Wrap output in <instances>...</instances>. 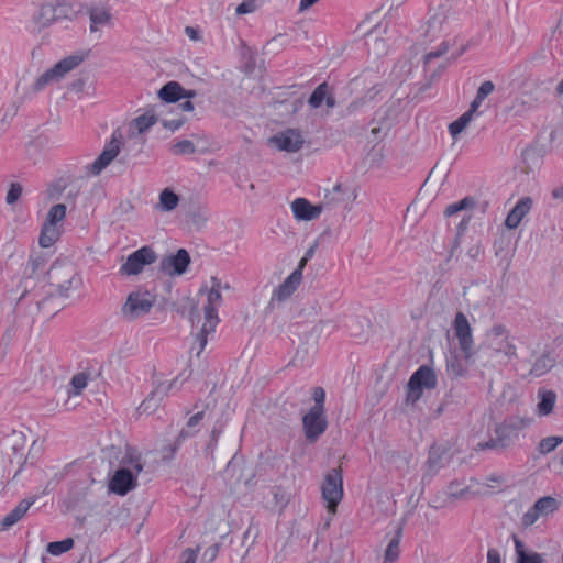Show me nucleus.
Wrapping results in <instances>:
<instances>
[{"label":"nucleus","mask_w":563,"mask_h":563,"mask_svg":"<svg viewBox=\"0 0 563 563\" xmlns=\"http://www.w3.org/2000/svg\"><path fill=\"white\" fill-rule=\"evenodd\" d=\"M517 355V349L510 331L503 324H494L486 333V341L481 349V357L492 365L507 364Z\"/></svg>","instance_id":"1"},{"label":"nucleus","mask_w":563,"mask_h":563,"mask_svg":"<svg viewBox=\"0 0 563 563\" xmlns=\"http://www.w3.org/2000/svg\"><path fill=\"white\" fill-rule=\"evenodd\" d=\"M143 470V465L140 462L137 455H134L130 450L126 451L125 455L121 459L120 467L113 473L109 482V490L124 496L130 490L136 487L135 473H140Z\"/></svg>","instance_id":"2"},{"label":"nucleus","mask_w":563,"mask_h":563,"mask_svg":"<svg viewBox=\"0 0 563 563\" xmlns=\"http://www.w3.org/2000/svg\"><path fill=\"white\" fill-rule=\"evenodd\" d=\"M86 56L87 54L77 53L63 58L36 79L32 87L33 91H41L46 86L60 81L69 71L78 67Z\"/></svg>","instance_id":"3"},{"label":"nucleus","mask_w":563,"mask_h":563,"mask_svg":"<svg viewBox=\"0 0 563 563\" xmlns=\"http://www.w3.org/2000/svg\"><path fill=\"white\" fill-rule=\"evenodd\" d=\"M66 205L56 203L47 212L42 227L38 243L42 247L52 246L62 234V222L66 217Z\"/></svg>","instance_id":"4"},{"label":"nucleus","mask_w":563,"mask_h":563,"mask_svg":"<svg viewBox=\"0 0 563 563\" xmlns=\"http://www.w3.org/2000/svg\"><path fill=\"white\" fill-rule=\"evenodd\" d=\"M154 306V299L147 291H132L120 309L123 320L133 322L146 316Z\"/></svg>","instance_id":"5"},{"label":"nucleus","mask_w":563,"mask_h":563,"mask_svg":"<svg viewBox=\"0 0 563 563\" xmlns=\"http://www.w3.org/2000/svg\"><path fill=\"white\" fill-rule=\"evenodd\" d=\"M437 386V375L434 371L427 366H420L408 382L407 402L415 404L420 399L424 389L430 390Z\"/></svg>","instance_id":"6"},{"label":"nucleus","mask_w":563,"mask_h":563,"mask_svg":"<svg viewBox=\"0 0 563 563\" xmlns=\"http://www.w3.org/2000/svg\"><path fill=\"white\" fill-rule=\"evenodd\" d=\"M30 443L34 445L36 443V440L33 438L31 430L27 428L13 430V432L9 437V444L11 451L9 462L10 464L18 465V470L14 473V476L18 475V473L21 471L23 464L26 461L25 451Z\"/></svg>","instance_id":"7"},{"label":"nucleus","mask_w":563,"mask_h":563,"mask_svg":"<svg viewBox=\"0 0 563 563\" xmlns=\"http://www.w3.org/2000/svg\"><path fill=\"white\" fill-rule=\"evenodd\" d=\"M322 497L327 503V509L330 514L336 512L338 504L343 497L342 471L340 467L332 468L322 484Z\"/></svg>","instance_id":"8"},{"label":"nucleus","mask_w":563,"mask_h":563,"mask_svg":"<svg viewBox=\"0 0 563 563\" xmlns=\"http://www.w3.org/2000/svg\"><path fill=\"white\" fill-rule=\"evenodd\" d=\"M74 12L73 5L66 0H54L41 5L36 21L42 27L68 18Z\"/></svg>","instance_id":"9"},{"label":"nucleus","mask_w":563,"mask_h":563,"mask_svg":"<svg viewBox=\"0 0 563 563\" xmlns=\"http://www.w3.org/2000/svg\"><path fill=\"white\" fill-rule=\"evenodd\" d=\"M156 258V253L151 246H143L128 256L125 263L120 267V274L123 276L137 275L144 266L154 263Z\"/></svg>","instance_id":"10"},{"label":"nucleus","mask_w":563,"mask_h":563,"mask_svg":"<svg viewBox=\"0 0 563 563\" xmlns=\"http://www.w3.org/2000/svg\"><path fill=\"white\" fill-rule=\"evenodd\" d=\"M453 329L459 340L460 349L464 357L468 361L474 354V341L472 336V329L466 316L463 312H457L453 322Z\"/></svg>","instance_id":"11"},{"label":"nucleus","mask_w":563,"mask_h":563,"mask_svg":"<svg viewBox=\"0 0 563 563\" xmlns=\"http://www.w3.org/2000/svg\"><path fill=\"white\" fill-rule=\"evenodd\" d=\"M121 134L114 132L111 136L110 142L104 146L101 154L96 158V161L92 164H90L87 167L88 172L95 176H98L119 155L121 151Z\"/></svg>","instance_id":"12"},{"label":"nucleus","mask_w":563,"mask_h":563,"mask_svg":"<svg viewBox=\"0 0 563 563\" xmlns=\"http://www.w3.org/2000/svg\"><path fill=\"white\" fill-rule=\"evenodd\" d=\"M450 9L439 5L434 9L427 22L426 35L431 40H435L445 34L450 29L449 23Z\"/></svg>","instance_id":"13"},{"label":"nucleus","mask_w":563,"mask_h":563,"mask_svg":"<svg viewBox=\"0 0 563 563\" xmlns=\"http://www.w3.org/2000/svg\"><path fill=\"white\" fill-rule=\"evenodd\" d=\"M268 142L279 151L295 153L302 147L305 140L299 131L295 129H287L272 136Z\"/></svg>","instance_id":"14"},{"label":"nucleus","mask_w":563,"mask_h":563,"mask_svg":"<svg viewBox=\"0 0 563 563\" xmlns=\"http://www.w3.org/2000/svg\"><path fill=\"white\" fill-rule=\"evenodd\" d=\"M302 424L306 439L309 442H314L327 429L328 422L324 412L317 410H309L302 417Z\"/></svg>","instance_id":"15"},{"label":"nucleus","mask_w":563,"mask_h":563,"mask_svg":"<svg viewBox=\"0 0 563 563\" xmlns=\"http://www.w3.org/2000/svg\"><path fill=\"white\" fill-rule=\"evenodd\" d=\"M515 438H517V435L501 422L495 426L494 435L490 437L488 441L478 443L477 446L481 450L490 449L503 451L512 444Z\"/></svg>","instance_id":"16"},{"label":"nucleus","mask_w":563,"mask_h":563,"mask_svg":"<svg viewBox=\"0 0 563 563\" xmlns=\"http://www.w3.org/2000/svg\"><path fill=\"white\" fill-rule=\"evenodd\" d=\"M190 263V256L184 249L177 251L175 255L164 257L159 263V271L168 276L181 275L186 272Z\"/></svg>","instance_id":"17"},{"label":"nucleus","mask_w":563,"mask_h":563,"mask_svg":"<svg viewBox=\"0 0 563 563\" xmlns=\"http://www.w3.org/2000/svg\"><path fill=\"white\" fill-rule=\"evenodd\" d=\"M178 378L173 379L169 383H158L150 396L141 404L139 410L143 413H153L161 405L164 397L168 391L176 385Z\"/></svg>","instance_id":"18"},{"label":"nucleus","mask_w":563,"mask_h":563,"mask_svg":"<svg viewBox=\"0 0 563 563\" xmlns=\"http://www.w3.org/2000/svg\"><path fill=\"white\" fill-rule=\"evenodd\" d=\"M398 117V110L395 103L387 106L385 109H382L377 112L376 117L373 120L374 125L372 128V134L377 136L379 133H386L393 125L394 121Z\"/></svg>","instance_id":"19"},{"label":"nucleus","mask_w":563,"mask_h":563,"mask_svg":"<svg viewBox=\"0 0 563 563\" xmlns=\"http://www.w3.org/2000/svg\"><path fill=\"white\" fill-rule=\"evenodd\" d=\"M302 279V273L299 269H295L284 282L274 290L271 305L275 300L284 301L288 299L298 288Z\"/></svg>","instance_id":"20"},{"label":"nucleus","mask_w":563,"mask_h":563,"mask_svg":"<svg viewBox=\"0 0 563 563\" xmlns=\"http://www.w3.org/2000/svg\"><path fill=\"white\" fill-rule=\"evenodd\" d=\"M346 196V188L341 184L334 185L331 189H324L322 199L318 203L320 212L330 211L344 202Z\"/></svg>","instance_id":"21"},{"label":"nucleus","mask_w":563,"mask_h":563,"mask_svg":"<svg viewBox=\"0 0 563 563\" xmlns=\"http://www.w3.org/2000/svg\"><path fill=\"white\" fill-rule=\"evenodd\" d=\"M290 208L298 221H311L321 214L318 205H311L306 198H296L290 203Z\"/></svg>","instance_id":"22"},{"label":"nucleus","mask_w":563,"mask_h":563,"mask_svg":"<svg viewBox=\"0 0 563 563\" xmlns=\"http://www.w3.org/2000/svg\"><path fill=\"white\" fill-rule=\"evenodd\" d=\"M531 206V198L525 197L520 199L506 217L505 225L511 230L516 229L520 224L523 217L530 211Z\"/></svg>","instance_id":"23"},{"label":"nucleus","mask_w":563,"mask_h":563,"mask_svg":"<svg viewBox=\"0 0 563 563\" xmlns=\"http://www.w3.org/2000/svg\"><path fill=\"white\" fill-rule=\"evenodd\" d=\"M51 278L58 280L59 277H65L64 282L58 283L57 291L58 296L66 299L68 298V291L73 285V278L75 276L70 268H64L62 266H53L49 271Z\"/></svg>","instance_id":"24"},{"label":"nucleus","mask_w":563,"mask_h":563,"mask_svg":"<svg viewBox=\"0 0 563 563\" xmlns=\"http://www.w3.org/2000/svg\"><path fill=\"white\" fill-rule=\"evenodd\" d=\"M32 504L33 500H21L13 510L0 520V531H7L18 523L25 516Z\"/></svg>","instance_id":"25"},{"label":"nucleus","mask_w":563,"mask_h":563,"mask_svg":"<svg viewBox=\"0 0 563 563\" xmlns=\"http://www.w3.org/2000/svg\"><path fill=\"white\" fill-rule=\"evenodd\" d=\"M90 20V32L96 33L101 26L109 25L111 23L112 15L110 10L106 7H91L88 10Z\"/></svg>","instance_id":"26"},{"label":"nucleus","mask_w":563,"mask_h":563,"mask_svg":"<svg viewBox=\"0 0 563 563\" xmlns=\"http://www.w3.org/2000/svg\"><path fill=\"white\" fill-rule=\"evenodd\" d=\"M537 398V413L541 417L549 416L555 406L556 394L553 390L540 388Z\"/></svg>","instance_id":"27"},{"label":"nucleus","mask_w":563,"mask_h":563,"mask_svg":"<svg viewBox=\"0 0 563 563\" xmlns=\"http://www.w3.org/2000/svg\"><path fill=\"white\" fill-rule=\"evenodd\" d=\"M179 201V196L173 189L164 188L159 194L155 209L161 212H172L178 207Z\"/></svg>","instance_id":"28"},{"label":"nucleus","mask_w":563,"mask_h":563,"mask_svg":"<svg viewBox=\"0 0 563 563\" xmlns=\"http://www.w3.org/2000/svg\"><path fill=\"white\" fill-rule=\"evenodd\" d=\"M515 551L517 555V563H543L541 554L525 549L523 542L514 536Z\"/></svg>","instance_id":"29"},{"label":"nucleus","mask_w":563,"mask_h":563,"mask_svg":"<svg viewBox=\"0 0 563 563\" xmlns=\"http://www.w3.org/2000/svg\"><path fill=\"white\" fill-rule=\"evenodd\" d=\"M187 224L196 230H201L208 222L209 217L206 208L203 207H195L191 208L187 213Z\"/></svg>","instance_id":"30"},{"label":"nucleus","mask_w":563,"mask_h":563,"mask_svg":"<svg viewBox=\"0 0 563 563\" xmlns=\"http://www.w3.org/2000/svg\"><path fill=\"white\" fill-rule=\"evenodd\" d=\"M183 87L177 81H169L157 92L158 97L166 102H176L181 99Z\"/></svg>","instance_id":"31"},{"label":"nucleus","mask_w":563,"mask_h":563,"mask_svg":"<svg viewBox=\"0 0 563 563\" xmlns=\"http://www.w3.org/2000/svg\"><path fill=\"white\" fill-rule=\"evenodd\" d=\"M475 205L476 202L472 197H465L462 200L448 206L444 211V214L448 218H452L453 216H456L459 212L473 209Z\"/></svg>","instance_id":"32"},{"label":"nucleus","mask_w":563,"mask_h":563,"mask_svg":"<svg viewBox=\"0 0 563 563\" xmlns=\"http://www.w3.org/2000/svg\"><path fill=\"white\" fill-rule=\"evenodd\" d=\"M553 365L554 361L549 355L543 354L536 360L534 364L532 365L529 372V375L540 377L543 374H545L550 368H552Z\"/></svg>","instance_id":"33"},{"label":"nucleus","mask_w":563,"mask_h":563,"mask_svg":"<svg viewBox=\"0 0 563 563\" xmlns=\"http://www.w3.org/2000/svg\"><path fill=\"white\" fill-rule=\"evenodd\" d=\"M533 507L539 512V515L542 517V516H548V515L554 512L559 507V503L555 498L545 496V497L538 499L534 503Z\"/></svg>","instance_id":"34"},{"label":"nucleus","mask_w":563,"mask_h":563,"mask_svg":"<svg viewBox=\"0 0 563 563\" xmlns=\"http://www.w3.org/2000/svg\"><path fill=\"white\" fill-rule=\"evenodd\" d=\"M221 280L217 277L211 278V288L207 295V305L213 308H217L221 305L222 296H221Z\"/></svg>","instance_id":"35"},{"label":"nucleus","mask_w":563,"mask_h":563,"mask_svg":"<svg viewBox=\"0 0 563 563\" xmlns=\"http://www.w3.org/2000/svg\"><path fill=\"white\" fill-rule=\"evenodd\" d=\"M531 418L520 416H511L503 421V423L506 424L507 428L510 431H512L516 435H518L519 431L528 428L531 424Z\"/></svg>","instance_id":"36"},{"label":"nucleus","mask_w":563,"mask_h":563,"mask_svg":"<svg viewBox=\"0 0 563 563\" xmlns=\"http://www.w3.org/2000/svg\"><path fill=\"white\" fill-rule=\"evenodd\" d=\"M472 120H473V117L470 113L464 112L459 119H456L455 121L450 123L449 132H450L451 136L454 140H456L459 134H461L467 128V125L471 123Z\"/></svg>","instance_id":"37"},{"label":"nucleus","mask_w":563,"mask_h":563,"mask_svg":"<svg viewBox=\"0 0 563 563\" xmlns=\"http://www.w3.org/2000/svg\"><path fill=\"white\" fill-rule=\"evenodd\" d=\"M88 379L89 375L84 372L74 375L70 380V389L68 390V394L75 396L80 395L87 386Z\"/></svg>","instance_id":"38"},{"label":"nucleus","mask_w":563,"mask_h":563,"mask_svg":"<svg viewBox=\"0 0 563 563\" xmlns=\"http://www.w3.org/2000/svg\"><path fill=\"white\" fill-rule=\"evenodd\" d=\"M74 547V539L66 538L62 541H55L47 544V552L52 555H60Z\"/></svg>","instance_id":"39"},{"label":"nucleus","mask_w":563,"mask_h":563,"mask_svg":"<svg viewBox=\"0 0 563 563\" xmlns=\"http://www.w3.org/2000/svg\"><path fill=\"white\" fill-rule=\"evenodd\" d=\"M328 85L325 82L319 85L310 96L308 103L311 108H319L327 98Z\"/></svg>","instance_id":"40"},{"label":"nucleus","mask_w":563,"mask_h":563,"mask_svg":"<svg viewBox=\"0 0 563 563\" xmlns=\"http://www.w3.org/2000/svg\"><path fill=\"white\" fill-rule=\"evenodd\" d=\"M157 119L154 114H142L133 120L139 133H143L156 123Z\"/></svg>","instance_id":"41"},{"label":"nucleus","mask_w":563,"mask_h":563,"mask_svg":"<svg viewBox=\"0 0 563 563\" xmlns=\"http://www.w3.org/2000/svg\"><path fill=\"white\" fill-rule=\"evenodd\" d=\"M562 442H563V438H560V437L544 438L539 443V451L542 454L550 453Z\"/></svg>","instance_id":"42"},{"label":"nucleus","mask_w":563,"mask_h":563,"mask_svg":"<svg viewBox=\"0 0 563 563\" xmlns=\"http://www.w3.org/2000/svg\"><path fill=\"white\" fill-rule=\"evenodd\" d=\"M468 493V487H461L459 481H452L448 486V496L452 499L464 498V496Z\"/></svg>","instance_id":"43"},{"label":"nucleus","mask_w":563,"mask_h":563,"mask_svg":"<svg viewBox=\"0 0 563 563\" xmlns=\"http://www.w3.org/2000/svg\"><path fill=\"white\" fill-rule=\"evenodd\" d=\"M367 44L375 55H384L387 51L386 42L383 38L374 37V34H369Z\"/></svg>","instance_id":"44"},{"label":"nucleus","mask_w":563,"mask_h":563,"mask_svg":"<svg viewBox=\"0 0 563 563\" xmlns=\"http://www.w3.org/2000/svg\"><path fill=\"white\" fill-rule=\"evenodd\" d=\"M172 150L175 155H185L195 153L196 147L191 141L183 140L174 144Z\"/></svg>","instance_id":"45"},{"label":"nucleus","mask_w":563,"mask_h":563,"mask_svg":"<svg viewBox=\"0 0 563 563\" xmlns=\"http://www.w3.org/2000/svg\"><path fill=\"white\" fill-rule=\"evenodd\" d=\"M217 310H218L217 308H213L208 305H206L203 308L205 319H206L205 324H207V328L209 329V331H214L216 325L219 322Z\"/></svg>","instance_id":"46"},{"label":"nucleus","mask_w":563,"mask_h":563,"mask_svg":"<svg viewBox=\"0 0 563 563\" xmlns=\"http://www.w3.org/2000/svg\"><path fill=\"white\" fill-rule=\"evenodd\" d=\"M273 496L275 506L279 508H284L290 499V494L279 486L273 488Z\"/></svg>","instance_id":"47"},{"label":"nucleus","mask_w":563,"mask_h":563,"mask_svg":"<svg viewBox=\"0 0 563 563\" xmlns=\"http://www.w3.org/2000/svg\"><path fill=\"white\" fill-rule=\"evenodd\" d=\"M399 555V539L398 537L390 540L386 552H385V560L386 561H395Z\"/></svg>","instance_id":"48"},{"label":"nucleus","mask_w":563,"mask_h":563,"mask_svg":"<svg viewBox=\"0 0 563 563\" xmlns=\"http://www.w3.org/2000/svg\"><path fill=\"white\" fill-rule=\"evenodd\" d=\"M22 195V186L18 183H12L7 194L5 201L8 205L15 203Z\"/></svg>","instance_id":"49"},{"label":"nucleus","mask_w":563,"mask_h":563,"mask_svg":"<svg viewBox=\"0 0 563 563\" xmlns=\"http://www.w3.org/2000/svg\"><path fill=\"white\" fill-rule=\"evenodd\" d=\"M443 453V450L440 446H432L429 452L428 464L431 468H437L440 466V459Z\"/></svg>","instance_id":"50"},{"label":"nucleus","mask_w":563,"mask_h":563,"mask_svg":"<svg viewBox=\"0 0 563 563\" xmlns=\"http://www.w3.org/2000/svg\"><path fill=\"white\" fill-rule=\"evenodd\" d=\"M522 161L526 164L525 170L528 173L532 167L531 163H537L538 154L533 148H527L522 152Z\"/></svg>","instance_id":"51"},{"label":"nucleus","mask_w":563,"mask_h":563,"mask_svg":"<svg viewBox=\"0 0 563 563\" xmlns=\"http://www.w3.org/2000/svg\"><path fill=\"white\" fill-rule=\"evenodd\" d=\"M324 398H325V393L323 390V388L321 387H316L313 389V399H314V406L311 408V410H317L319 409V411H322L324 412V407H323V402H324Z\"/></svg>","instance_id":"52"},{"label":"nucleus","mask_w":563,"mask_h":563,"mask_svg":"<svg viewBox=\"0 0 563 563\" xmlns=\"http://www.w3.org/2000/svg\"><path fill=\"white\" fill-rule=\"evenodd\" d=\"M541 516L536 510V508L532 506L523 516L521 519V523L523 527H530L532 526Z\"/></svg>","instance_id":"53"},{"label":"nucleus","mask_w":563,"mask_h":563,"mask_svg":"<svg viewBox=\"0 0 563 563\" xmlns=\"http://www.w3.org/2000/svg\"><path fill=\"white\" fill-rule=\"evenodd\" d=\"M449 49V44L446 42H442L439 48L435 51H431L424 55V63L428 64L430 60L442 56Z\"/></svg>","instance_id":"54"},{"label":"nucleus","mask_w":563,"mask_h":563,"mask_svg":"<svg viewBox=\"0 0 563 563\" xmlns=\"http://www.w3.org/2000/svg\"><path fill=\"white\" fill-rule=\"evenodd\" d=\"M318 247V242H314L305 253L303 257L299 261V264L296 269H299L300 273H302L305 266L307 265L308 261L314 255L316 250Z\"/></svg>","instance_id":"55"},{"label":"nucleus","mask_w":563,"mask_h":563,"mask_svg":"<svg viewBox=\"0 0 563 563\" xmlns=\"http://www.w3.org/2000/svg\"><path fill=\"white\" fill-rule=\"evenodd\" d=\"M54 297L53 296H49V297H46L45 299H43L41 302H38V308L40 310H42L44 313H52L53 310L55 308H60V305H57V306H53V301H54Z\"/></svg>","instance_id":"56"},{"label":"nucleus","mask_w":563,"mask_h":563,"mask_svg":"<svg viewBox=\"0 0 563 563\" xmlns=\"http://www.w3.org/2000/svg\"><path fill=\"white\" fill-rule=\"evenodd\" d=\"M179 448V443L175 441L173 444H168L162 449V460L170 461Z\"/></svg>","instance_id":"57"},{"label":"nucleus","mask_w":563,"mask_h":563,"mask_svg":"<svg viewBox=\"0 0 563 563\" xmlns=\"http://www.w3.org/2000/svg\"><path fill=\"white\" fill-rule=\"evenodd\" d=\"M495 89V85L492 82V81H484L478 90H477V96H478V99H485L488 95H490Z\"/></svg>","instance_id":"58"},{"label":"nucleus","mask_w":563,"mask_h":563,"mask_svg":"<svg viewBox=\"0 0 563 563\" xmlns=\"http://www.w3.org/2000/svg\"><path fill=\"white\" fill-rule=\"evenodd\" d=\"M218 552H219V545L218 544H212L210 545L208 549H206V551L203 552V555H202V561L205 563H211L218 555Z\"/></svg>","instance_id":"59"},{"label":"nucleus","mask_w":563,"mask_h":563,"mask_svg":"<svg viewBox=\"0 0 563 563\" xmlns=\"http://www.w3.org/2000/svg\"><path fill=\"white\" fill-rule=\"evenodd\" d=\"M211 331H209V329L207 328V324H203L201 330H200V333L198 335V341H199V351H198V355L202 352V350L205 349L206 344H207V334L210 333Z\"/></svg>","instance_id":"60"},{"label":"nucleus","mask_w":563,"mask_h":563,"mask_svg":"<svg viewBox=\"0 0 563 563\" xmlns=\"http://www.w3.org/2000/svg\"><path fill=\"white\" fill-rule=\"evenodd\" d=\"M253 11H255L254 2H242L235 9V13L239 14V15L251 13Z\"/></svg>","instance_id":"61"},{"label":"nucleus","mask_w":563,"mask_h":563,"mask_svg":"<svg viewBox=\"0 0 563 563\" xmlns=\"http://www.w3.org/2000/svg\"><path fill=\"white\" fill-rule=\"evenodd\" d=\"M9 456H10L9 452H7L5 454L0 453V476L1 477H4V474L7 472H9L8 468H9V465H11L9 462Z\"/></svg>","instance_id":"62"},{"label":"nucleus","mask_w":563,"mask_h":563,"mask_svg":"<svg viewBox=\"0 0 563 563\" xmlns=\"http://www.w3.org/2000/svg\"><path fill=\"white\" fill-rule=\"evenodd\" d=\"M185 123L184 119H175V120H165L163 121V126L170 131L178 130Z\"/></svg>","instance_id":"63"},{"label":"nucleus","mask_w":563,"mask_h":563,"mask_svg":"<svg viewBox=\"0 0 563 563\" xmlns=\"http://www.w3.org/2000/svg\"><path fill=\"white\" fill-rule=\"evenodd\" d=\"M198 551H199V549H197V550L186 549L183 553V558L185 560L184 563H196Z\"/></svg>","instance_id":"64"}]
</instances>
